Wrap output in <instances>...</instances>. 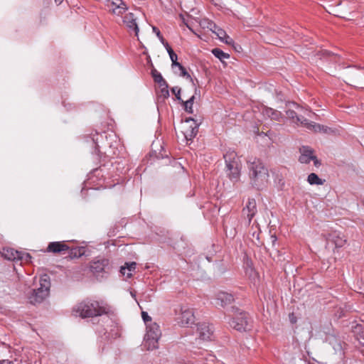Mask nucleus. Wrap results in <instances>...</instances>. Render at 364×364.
<instances>
[{"label": "nucleus", "mask_w": 364, "mask_h": 364, "mask_svg": "<svg viewBox=\"0 0 364 364\" xmlns=\"http://www.w3.org/2000/svg\"><path fill=\"white\" fill-rule=\"evenodd\" d=\"M287 109L285 111L287 117L291 120L294 123L299 122L301 125L305 127L307 129L313 131L314 132H323L326 134H330L333 132L332 129L316 124L313 122H310L304 117L299 116L294 109H301V107L296 103L293 102H288L286 105Z\"/></svg>", "instance_id": "1"}, {"label": "nucleus", "mask_w": 364, "mask_h": 364, "mask_svg": "<svg viewBox=\"0 0 364 364\" xmlns=\"http://www.w3.org/2000/svg\"><path fill=\"white\" fill-rule=\"evenodd\" d=\"M249 173L252 184L257 188L265 186L269 181V172L263 163L257 159L247 161Z\"/></svg>", "instance_id": "2"}, {"label": "nucleus", "mask_w": 364, "mask_h": 364, "mask_svg": "<svg viewBox=\"0 0 364 364\" xmlns=\"http://www.w3.org/2000/svg\"><path fill=\"white\" fill-rule=\"evenodd\" d=\"M232 318L229 321V325L232 328L242 332L252 328V321L248 315L240 309L232 306L231 308Z\"/></svg>", "instance_id": "3"}, {"label": "nucleus", "mask_w": 364, "mask_h": 364, "mask_svg": "<svg viewBox=\"0 0 364 364\" xmlns=\"http://www.w3.org/2000/svg\"><path fill=\"white\" fill-rule=\"evenodd\" d=\"M75 311L82 318L102 316L107 313L105 308L97 301H83L75 307Z\"/></svg>", "instance_id": "4"}, {"label": "nucleus", "mask_w": 364, "mask_h": 364, "mask_svg": "<svg viewBox=\"0 0 364 364\" xmlns=\"http://www.w3.org/2000/svg\"><path fill=\"white\" fill-rule=\"evenodd\" d=\"M226 164V174L229 178L235 183L239 181L240 176V164L236 159V154L234 151L227 153L224 155Z\"/></svg>", "instance_id": "5"}, {"label": "nucleus", "mask_w": 364, "mask_h": 364, "mask_svg": "<svg viewBox=\"0 0 364 364\" xmlns=\"http://www.w3.org/2000/svg\"><path fill=\"white\" fill-rule=\"evenodd\" d=\"M161 336L159 326L156 323L146 324V334L144 338V346L148 350L158 348V341Z\"/></svg>", "instance_id": "6"}, {"label": "nucleus", "mask_w": 364, "mask_h": 364, "mask_svg": "<svg viewBox=\"0 0 364 364\" xmlns=\"http://www.w3.org/2000/svg\"><path fill=\"white\" fill-rule=\"evenodd\" d=\"M40 287L33 289L29 296L30 302L32 304L42 302L49 294L50 282L48 275H43L39 279Z\"/></svg>", "instance_id": "7"}, {"label": "nucleus", "mask_w": 364, "mask_h": 364, "mask_svg": "<svg viewBox=\"0 0 364 364\" xmlns=\"http://www.w3.org/2000/svg\"><path fill=\"white\" fill-rule=\"evenodd\" d=\"M198 130V124L192 118L186 119L181 125L183 136L187 141L192 140L196 136Z\"/></svg>", "instance_id": "8"}, {"label": "nucleus", "mask_w": 364, "mask_h": 364, "mask_svg": "<svg viewBox=\"0 0 364 364\" xmlns=\"http://www.w3.org/2000/svg\"><path fill=\"white\" fill-rule=\"evenodd\" d=\"M326 241V248H330V243L335 245V247H341L346 242L345 236L338 231H333L323 235Z\"/></svg>", "instance_id": "9"}, {"label": "nucleus", "mask_w": 364, "mask_h": 364, "mask_svg": "<svg viewBox=\"0 0 364 364\" xmlns=\"http://www.w3.org/2000/svg\"><path fill=\"white\" fill-rule=\"evenodd\" d=\"M177 319L182 326H189L194 323L195 317L191 309L183 306L180 308V314Z\"/></svg>", "instance_id": "10"}, {"label": "nucleus", "mask_w": 364, "mask_h": 364, "mask_svg": "<svg viewBox=\"0 0 364 364\" xmlns=\"http://www.w3.org/2000/svg\"><path fill=\"white\" fill-rule=\"evenodd\" d=\"M279 242L275 235H270L265 249L274 259L279 257Z\"/></svg>", "instance_id": "11"}, {"label": "nucleus", "mask_w": 364, "mask_h": 364, "mask_svg": "<svg viewBox=\"0 0 364 364\" xmlns=\"http://www.w3.org/2000/svg\"><path fill=\"white\" fill-rule=\"evenodd\" d=\"M198 339L201 341H210L213 336V328L206 323H199L197 327Z\"/></svg>", "instance_id": "12"}, {"label": "nucleus", "mask_w": 364, "mask_h": 364, "mask_svg": "<svg viewBox=\"0 0 364 364\" xmlns=\"http://www.w3.org/2000/svg\"><path fill=\"white\" fill-rule=\"evenodd\" d=\"M234 301V296L225 291H219L215 295V304L224 307Z\"/></svg>", "instance_id": "13"}, {"label": "nucleus", "mask_w": 364, "mask_h": 364, "mask_svg": "<svg viewBox=\"0 0 364 364\" xmlns=\"http://www.w3.org/2000/svg\"><path fill=\"white\" fill-rule=\"evenodd\" d=\"M91 271L95 274H100L102 272H107L109 269V262L107 259H98L93 261L90 265Z\"/></svg>", "instance_id": "14"}, {"label": "nucleus", "mask_w": 364, "mask_h": 364, "mask_svg": "<svg viewBox=\"0 0 364 364\" xmlns=\"http://www.w3.org/2000/svg\"><path fill=\"white\" fill-rule=\"evenodd\" d=\"M123 22L130 32L133 31L136 36H138L139 29L136 23V18L133 13L127 14L124 16Z\"/></svg>", "instance_id": "15"}, {"label": "nucleus", "mask_w": 364, "mask_h": 364, "mask_svg": "<svg viewBox=\"0 0 364 364\" xmlns=\"http://www.w3.org/2000/svg\"><path fill=\"white\" fill-rule=\"evenodd\" d=\"M301 155L299 156V161L302 164H308L311 159H314V151L309 146H302L300 148Z\"/></svg>", "instance_id": "16"}, {"label": "nucleus", "mask_w": 364, "mask_h": 364, "mask_svg": "<svg viewBox=\"0 0 364 364\" xmlns=\"http://www.w3.org/2000/svg\"><path fill=\"white\" fill-rule=\"evenodd\" d=\"M257 212L256 202L254 199L249 200L246 207L243 209V213L247 215L249 223Z\"/></svg>", "instance_id": "17"}, {"label": "nucleus", "mask_w": 364, "mask_h": 364, "mask_svg": "<svg viewBox=\"0 0 364 364\" xmlns=\"http://www.w3.org/2000/svg\"><path fill=\"white\" fill-rule=\"evenodd\" d=\"M2 255L6 259L9 260L23 259L24 255L23 253L14 250L12 248L4 249Z\"/></svg>", "instance_id": "18"}, {"label": "nucleus", "mask_w": 364, "mask_h": 364, "mask_svg": "<svg viewBox=\"0 0 364 364\" xmlns=\"http://www.w3.org/2000/svg\"><path fill=\"white\" fill-rule=\"evenodd\" d=\"M262 113L264 116H267L271 119L275 121H280L283 118L281 112L270 107H264L262 110Z\"/></svg>", "instance_id": "19"}, {"label": "nucleus", "mask_w": 364, "mask_h": 364, "mask_svg": "<svg viewBox=\"0 0 364 364\" xmlns=\"http://www.w3.org/2000/svg\"><path fill=\"white\" fill-rule=\"evenodd\" d=\"M68 246L60 242H50L48 246V251L52 252H60L68 250Z\"/></svg>", "instance_id": "20"}, {"label": "nucleus", "mask_w": 364, "mask_h": 364, "mask_svg": "<svg viewBox=\"0 0 364 364\" xmlns=\"http://www.w3.org/2000/svg\"><path fill=\"white\" fill-rule=\"evenodd\" d=\"M347 80L349 82H357L361 80V75L355 69H351L347 71Z\"/></svg>", "instance_id": "21"}, {"label": "nucleus", "mask_w": 364, "mask_h": 364, "mask_svg": "<svg viewBox=\"0 0 364 364\" xmlns=\"http://www.w3.org/2000/svg\"><path fill=\"white\" fill-rule=\"evenodd\" d=\"M136 264L134 262L126 263V266L121 267L120 272L125 275V271H128L127 277H130L132 276V272H133L136 268Z\"/></svg>", "instance_id": "22"}, {"label": "nucleus", "mask_w": 364, "mask_h": 364, "mask_svg": "<svg viewBox=\"0 0 364 364\" xmlns=\"http://www.w3.org/2000/svg\"><path fill=\"white\" fill-rule=\"evenodd\" d=\"M151 75L156 82H157L159 85L161 83H163V85H165L166 81L163 78L161 73L158 72L154 68H153L151 70Z\"/></svg>", "instance_id": "23"}, {"label": "nucleus", "mask_w": 364, "mask_h": 364, "mask_svg": "<svg viewBox=\"0 0 364 364\" xmlns=\"http://www.w3.org/2000/svg\"><path fill=\"white\" fill-rule=\"evenodd\" d=\"M307 181L311 185H314V184L322 185L323 184L322 180L321 178H319L318 176L314 173H311L308 176Z\"/></svg>", "instance_id": "24"}, {"label": "nucleus", "mask_w": 364, "mask_h": 364, "mask_svg": "<svg viewBox=\"0 0 364 364\" xmlns=\"http://www.w3.org/2000/svg\"><path fill=\"white\" fill-rule=\"evenodd\" d=\"M212 53L216 57L218 58V59H220V60H223L224 59H228L229 58L230 55L229 54L226 53H224L223 50H221L219 48H214L213 50H212Z\"/></svg>", "instance_id": "25"}, {"label": "nucleus", "mask_w": 364, "mask_h": 364, "mask_svg": "<svg viewBox=\"0 0 364 364\" xmlns=\"http://www.w3.org/2000/svg\"><path fill=\"white\" fill-rule=\"evenodd\" d=\"M195 99V96L193 95L189 100H188L186 102H183L184 109L186 112L188 113H193V100Z\"/></svg>", "instance_id": "26"}, {"label": "nucleus", "mask_w": 364, "mask_h": 364, "mask_svg": "<svg viewBox=\"0 0 364 364\" xmlns=\"http://www.w3.org/2000/svg\"><path fill=\"white\" fill-rule=\"evenodd\" d=\"M118 7H113L112 13L115 15L120 16L127 10V6L124 4L123 5L117 6Z\"/></svg>", "instance_id": "27"}, {"label": "nucleus", "mask_w": 364, "mask_h": 364, "mask_svg": "<svg viewBox=\"0 0 364 364\" xmlns=\"http://www.w3.org/2000/svg\"><path fill=\"white\" fill-rule=\"evenodd\" d=\"M125 3L122 0H114V1H109L107 4V6L109 10L112 12L113 7H118L117 6H122Z\"/></svg>", "instance_id": "28"}, {"label": "nucleus", "mask_w": 364, "mask_h": 364, "mask_svg": "<svg viewBox=\"0 0 364 364\" xmlns=\"http://www.w3.org/2000/svg\"><path fill=\"white\" fill-rule=\"evenodd\" d=\"M159 86L161 87V95L164 96V97L167 98L169 96L167 82H165V85H163V83H161L159 85Z\"/></svg>", "instance_id": "29"}, {"label": "nucleus", "mask_w": 364, "mask_h": 364, "mask_svg": "<svg viewBox=\"0 0 364 364\" xmlns=\"http://www.w3.org/2000/svg\"><path fill=\"white\" fill-rule=\"evenodd\" d=\"M169 57L172 62L173 67H174V66L178 67L181 65V63L177 62L178 56L175 53H172V54L169 55Z\"/></svg>", "instance_id": "30"}, {"label": "nucleus", "mask_w": 364, "mask_h": 364, "mask_svg": "<svg viewBox=\"0 0 364 364\" xmlns=\"http://www.w3.org/2000/svg\"><path fill=\"white\" fill-rule=\"evenodd\" d=\"M215 23H213V21L208 20V19H204L202 21L200 25L203 27V28H208V30H211V26L210 25H213Z\"/></svg>", "instance_id": "31"}, {"label": "nucleus", "mask_w": 364, "mask_h": 364, "mask_svg": "<svg viewBox=\"0 0 364 364\" xmlns=\"http://www.w3.org/2000/svg\"><path fill=\"white\" fill-rule=\"evenodd\" d=\"M178 68L181 70V76L186 77L187 78H190L191 80H192L191 77V75L187 73L186 68L182 65H181Z\"/></svg>", "instance_id": "32"}, {"label": "nucleus", "mask_w": 364, "mask_h": 364, "mask_svg": "<svg viewBox=\"0 0 364 364\" xmlns=\"http://www.w3.org/2000/svg\"><path fill=\"white\" fill-rule=\"evenodd\" d=\"M172 92L176 95L177 100H181V89L178 87H173L171 89Z\"/></svg>", "instance_id": "33"}, {"label": "nucleus", "mask_w": 364, "mask_h": 364, "mask_svg": "<svg viewBox=\"0 0 364 364\" xmlns=\"http://www.w3.org/2000/svg\"><path fill=\"white\" fill-rule=\"evenodd\" d=\"M141 317H142L144 321L146 323V324H148L147 322H149V321L151 322V318L145 311H142L141 312Z\"/></svg>", "instance_id": "34"}, {"label": "nucleus", "mask_w": 364, "mask_h": 364, "mask_svg": "<svg viewBox=\"0 0 364 364\" xmlns=\"http://www.w3.org/2000/svg\"><path fill=\"white\" fill-rule=\"evenodd\" d=\"M218 31L219 32L217 33L216 36L222 41H223L224 38L226 36L227 33L223 29H221L220 31Z\"/></svg>", "instance_id": "35"}, {"label": "nucleus", "mask_w": 364, "mask_h": 364, "mask_svg": "<svg viewBox=\"0 0 364 364\" xmlns=\"http://www.w3.org/2000/svg\"><path fill=\"white\" fill-rule=\"evenodd\" d=\"M222 42L226 43L227 45H233L234 43V41L228 35H226Z\"/></svg>", "instance_id": "36"}, {"label": "nucleus", "mask_w": 364, "mask_h": 364, "mask_svg": "<svg viewBox=\"0 0 364 364\" xmlns=\"http://www.w3.org/2000/svg\"><path fill=\"white\" fill-rule=\"evenodd\" d=\"M210 26H211L210 31L215 35H217V33L219 32L218 31H220L222 29L220 27H218L215 23H214L212 26L210 25Z\"/></svg>", "instance_id": "37"}, {"label": "nucleus", "mask_w": 364, "mask_h": 364, "mask_svg": "<svg viewBox=\"0 0 364 364\" xmlns=\"http://www.w3.org/2000/svg\"><path fill=\"white\" fill-rule=\"evenodd\" d=\"M210 26H211L210 31L215 35H217V33L219 32L218 31H220L222 29L220 27H218L215 23H214L212 26L210 25Z\"/></svg>", "instance_id": "38"}, {"label": "nucleus", "mask_w": 364, "mask_h": 364, "mask_svg": "<svg viewBox=\"0 0 364 364\" xmlns=\"http://www.w3.org/2000/svg\"><path fill=\"white\" fill-rule=\"evenodd\" d=\"M157 37L159 38L160 41L163 45L166 43L163 36L161 35V32L159 30H157Z\"/></svg>", "instance_id": "39"}, {"label": "nucleus", "mask_w": 364, "mask_h": 364, "mask_svg": "<svg viewBox=\"0 0 364 364\" xmlns=\"http://www.w3.org/2000/svg\"><path fill=\"white\" fill-rule=\"evenodd\" d=\"M225 232H226V235H227L228 236L229 235V236H230V237H233L235 235V232H235V230H231L230 231V233H228V230H225Z\"/></svg>", "instance_id": "40"}, {"label": "nucleus", "mask_w": 364, "mask_h": 364, "mask_svg": "<svg viewBox=\"0 0 364 364\" xmlns=\"http://www.w3.org/2000/svg\"><path fill=\"white\" fill-rule=\"evenodd\" d=\"M311 160L314 161V164L316 166H318L320 164L319 161H318V159H316L315 155H314V159H311Z\"/></svg>", "instance_id": "41"}, {"label": "nucleus", "mask_w": 364, "mask_h": 364, "mask_svg": "<svg viewBox=\"0 0 364 364\" xmlns=\"http://www.w3.org/2000/svg\"><path fill=\"white\" fill-rule=\"evenodd\" d=\"M0 364H13V363L8 360H4L0 361Z\"/></svg>", "instance_id": "42"}, {"label": "nucleus", "mask_w": 364, "mask_h": 364, "mask_svg": "<svg viewBox=\"0 0 364 364\" xmlns=\"http://www.w3.org/2000/svg\"><path fill=\"white\" fill-rule=\"evenodd\" d=\"M166 50H167L168 55H171V54H172V53H174L173 49L171 47H168V49H166Z\"/></svg>", "instance_id": "43"}, {"label": "nucleus", "mask_w": 364, "mask_h": 364, "mask_svg": "<svg viewBox=\"0 0 364 364\" xmlns=\"http://www.w3.org/2000/svg\"><path fill=\"white\" fill-rule=\"evenodd\" d=\"M152 29H153V31L157 35V30H159V29L155 26H153Z\"/></svg>", "instance_id": "44"}, {"label": "nucleus", "mask_w": 364, "mask_h": 364, "mask_svg": "<svg viewBox=\"0 0 364 364\" xmlns=\"http://www.w3.org/2000/svg\"><path fill=\"white\" fill-rule=\"evenodd\" d=\"M25 256H26L25 259H26V261H28V259L31 258V256H30V255H29V254H26V255H25Z\"/></svg>", "instance_id": "45"}, {"label": "nucleus", "mask_w": 364, "mask_h": 364, "mask_svg": "<svg viewBox=\"0 0 364 364\" xmlns=\"http://www.w3.org/2000/svg\"><path fill=\"white\" fill-rule=\"evenodd\" d=\"M164 47L166 48V49H168V47H170V46H169V45H168V43L167 42H166V43H164Z\"/></svg>", "instance_id": "46"}, {"label": "nucleus", "mask_w": 364, "mask_h": 364, "mask_svg": "<svg viewBox=\"0 0 364 364\" xmlns=\"http://www.w3.org/2000/svg\"><path fill=\"white\" fill-rule=\"evenodd\" d=\"M325 53H326V55H330L333 54L331 52H330V51H326V50L325 51Z\"/></svg>", "instance_id": "47"}, {"label": "nucleus", "mask_w": 364, "mask_h": 364, "mask_svg": "<svg viewBox=\"0 0 364 364\" xmlns=\"http://www.w3.org/2000/svg\"><path fill=\"white\" fill-rule=\"evenodd\" d=\"M131 295L133 298H135L136 295L134 293H133L132 291H131Z\"/></svg>", "instance_id": "48"}, {"label": "nucleus", "mask_w": 364, "mask_h": 364, "mask_svg": "<svg viewBox=\"0 0 364 364\" xmlns=\"http://www.w3.org/2000/svg\"><path fill=\"white\" fill-rule=\"evenodd\" d=\"M82 249H79V255H81L83 254V252H81Z\"/></svg>", "instance_id": "49"}, {"label": "nucleus", "mask_w": 364, "mask_h": 364, "mask_svg": "<svg viewBox=\"0 0 364 364\" xmlns=\"http://www.w3.org/2000/svg\"><path fill=\"white\" fill-rule=\"evenodd\" d=\"M360 338H361L362 339H363V340H364V333H362V334L360 335Z\"/></svg>", "instance_id": "50"}, {"label": "nucleus", "mask_w": 364, "mask_h": 364, "mask_svg": "<svg viewBox=\"0 0 364 364\" xmlns=\"http://www.w3.org/2000/svg\"><path fill=\"white\" fill-rule=\"evenodd\" d=\"M360 293L364 296V289H363V291H360Z\"/></svg>", "instance_id": "51"}, {"label": "nucleus", "mask_w": 364, "mask_h": 364, "mask_svg": "<svg viewBox=\"0 0 364 364\" xmlns=\"http://www.w3.org/2000/svg\"><path fill=\"white\" fill-rule=\"evenodd\" d=\"M210 360H213V356H210Z\"/></svg>", "instance_id": "52"}, {"label": "nucleus", "mask_w": 364, "mask_h": 364, "mask_svg": "<svg viewBox=\"0 0 364 364\" xmlns=\"http://www.w3.org/2000/svg\"><path fill=\"white\" fill-rule=\"evenodd\" d=\"M311 112H309V114H308V116H309V117H311Z\"/></svg>", "instance_id": "53"}, {"label": "nucleus", "mask_w": 364, "mask_h": 364, "mask_svg": "<svg viewBox=\"0 0 364 364\" xmlns=\"http://www.w3.org/2000/svg\"><path fill=\"white\" fill-rule=\"evenodd\" d=\"M128 272H129L128 271H125V274H127V273H128Z\"/></svg>", "instance_id": "54"}, {"label": "nucleus", "mask_w": 364, "mask_h": 364, "mask_svg": "<svg viewBox=\"0 0 364 364\" xmlns=\"http://www.w3.org/2000/svg\"><path fill=\"white\" fill-rule=\"evenodd\" d=\"M58 1L60 2V1H61V0H58L56 2H58Z\"/></svg>", "instance_id": "55"}, {"label": "nucleus", "mask_w": 364, "mask_h": 364, "mask_svg": "<svg viewBox=\"0 0 364 364\" xmlns=\"http://www.w3.org/2000/svg\"><path fill=\"white\" fill-rule=\"evenodd\" d=\"M55 1H57L58 0H55Z\"/></svg>", "instance_id": "56"}, {"label": "nucleus", "mask_w": 364, "mask_h": 364, "mask_svg": "<svg viewBox=\"0 0 364 364\" xmlns=\"http://www.w3.org/2000/svg\"><path fill=\"white\" fill-rule=\"evenodd\" d=\"M296 364H298V362Z\"/></svg>", "instance_id": "57"}]
</instances>
